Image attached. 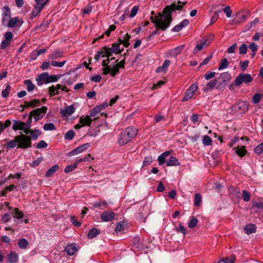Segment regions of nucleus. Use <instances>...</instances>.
<instances>
[{
    "instance_id": "obj_1",
    "label": "nucleus",
    "mask_w": 263,
    "mask_h": 263,
    "mask_svg": "<svg viewBox=\"0 0 263 263\" xmlns=\"http://www.w3.org/2000/svg\"><path fill=\"white\" fill-rule=\"evenodd\" d=\"M186 3V2L182 3L180 1H178L177 4L174 2L171 5L166 6L162 12L158 13L155 17H151V20L157 28L165 31L170 26L173 21L172 13L175 10H181Z\"/></svg>"
},
{
    "instance_id": "obj_2",
    "label": "nucleus",
    "mask_w": 263,
    "mask_h": 263,
    "mask_svg": "<svg viewBox=\"0 0 263 263\" xmlns=\"http://www.w3.org/2000/svg\"><path fill=\"white\" fill-rule=\"evenodd\" d=\"M138 129L134 126H128L119 135L118 140L120 145L123 146L130 142L137 134Z\"/></svg>"
},
{
    "instance_id": "obj_3",
    "label": "nucleus",
    "mask_w": 263,
    "mask_h": 263,
    "mask_svg": "<svg viewBox=\"0 0 263 263\" xmlns=\"http://www.w3.org/2000/svg\"><path fill=\"white\" fill-rule=\"evenodd\" d=\"M253 78L250 74L240 73L236 77L235 81V85L236 86H239L243 83L248 84L252 82Z\"/></svg>"
},
{
    "instance_id": "obj_4",
    "label": "nucleus",
    "mask_w": 263,
    "mask_h": 263,
    "mask_svg": "<svg viewBox=\"0 0 263 263\" xmlns=\"http://www.w3.org/2000/svg\"><path fill=\"white\" fill-rule=\"evenodd\" d=\"M18 140V147L23 149H26L31 147V138L24 134L16 136Z\"/></svg>"
},
{
    "instance_id": "obj_5",
    "label": "nucleus",
    "mask_w": 263,
    "mask_h": 263,
    "mask_svg": "<svg viewBox=\"0 0 263 263\" xmlns=\"http://www.w3.org/2000/svg\"><path fill=\"white\" fill-rule=\"evenodd\" d=\"M213 39L214 35H211L210 36H206L202 40H200L196 44V47L194 49V53L198 52L201 50L204 46H207L210 45Z\"/></svg>"
},
{
    "instance_id": "obj_6",
    "label": "nucleus",
    "mask_w": 263,
    "mask_h": 263,
    "mask_svg": "<svg viewBox=\"0 0 263 263\" xmlns=\"http://www.w3.org/2000/svg\"><path fill=\"white\" fill-rule=\"evenodd\" d=\"M4 39L2 40L0 44L1 49H5L7 46H9L13 40V34L11 31L6 32L4 36Z\"/></svg>"
},
{
    "instance_id": "obj_7",
    "label": "nucleus",
    "mask_w": 263,
    "mask_h": 263,
    "mask_svg": "<svg viewBox=\"0 0 263 263\" xmlns=\"http://www.w3.org/2000/svg\"><path fill=\"white\" fill-rule=\"evenodd\" d=\"M47 110V107L46 106H42L41 108H37L30 111L31 115L33 116L34 120L37 121L42 119Z\"/></svg>"
},
{
    "instance_id": "obj_8",
    "label": "nucleus",
    "mask_w": 263,
    "mask_h": 263,
    "mask_svg": "<svg viewBox=\"0 0 263 263\" xmlns=\"http://www.w3.org/2000/svg\"><path fill=\"white\" fill-rule=\"evenodd\" d=\"M197 89L198 86L195 83L191 85L185 92L184 96L183 98L182 101L185 102L190 100L193 97Z\"/></svg>"
},
{
    "instance_id": "obj_9",
    "label": "nucleus",
    "mask_w": 263,
    "mask_h": 263,
    "mask_svg": "<svg viewBox=\"0 0 263 263\" xmlns=\"http://www.w3.org/2000/svg\"><path fill=\"white\" fill-rule=\"evenodd\" d=\"M111 56V54L108 50V47L107 46L103 47L101 50L97 52L95 56V60L98 61L100 58L107 57L109 58Z\"/></svg>"
},
{
    "instance_id": "obj_10",
    "label": "nucleus",
    "mask_w": 263,
    "mask_h": 263,
    "mask_svg": "<svg viewBox=\"0 0 263 263\" xmlns=\"http://www.w3.org/2000/svg\"><path fill=\"white\" fill-rule=\"evenodd\" d=\"M2 24L5 25L11 18V11L8 6H6L2 9Z\"/></svg>"
},
{
    "instance_id": "obj_11",
    "label": "nucleus",
    "mask_w": 263,
    "mask_h": 263,
    "mask_svg": "<svg viewBox=\"0 0 263 263\" xmlns=\"http://www.w3.org/2000/svg\"><path fill=\"white\" fill-rule=\"evenodd\" d=\"M89 147L90 144L86 143L70 151L68 155L70 156L76 155L86 151Z\"/></svg>"
},
{
    "instance_id": "obj_12",
    "label": "nucleus",
    "mask_w": 263,
    "mask_h": 263,
    "mask_svg": "<svg viewBox=\"0 0 263 263\" xmlns=\"http://www.w3.org/2000/svg\"><path fill=\"white\" fill-rule=\"evenodd\" d=\"M75 111V108L73 105L68 106L63 109L60 110V114L63 117H67L71 116Z\"/></svg>"
},
{
    "instance_id": "obj_13",
    "label": "nucleus",
    "mask_w": 263,
    "mask_h": 263,
    "mask_svg": "<svg viewBox=\"0 0 263 263\" xmlns=\"http://www.w3.org/2000/svg\"><path fill=\"white\" fill-rule=\"evenodd\" d=\"M49 74L48 72H44L39 76L36 81L37 85L41 86L43 84L48 83Z\"/></svg>"
},
{
    "instance_id": "obj_14",
    "label": "nucleus",
    "mask_w": 263,
    "mask_h": 263,
    "mask_svg": "<svg viewBox=\"0 0 263 263\" xmlns=\"http://www.w3.org/2000/svg\"><path fill=\"white\" fill-rule=\"evenodd\" d=\"M23 23V21L21 20L18 17H14L11 18L9 21L7 23V25L8 27L13 28L18 25L21 26Z\"/></svg>"
},
{
    "instance_id": "obj_15",
    "label": "nucleus",
    "mask_w": 263,
    "mask_h": 263,
    "mask_svg": "<svg viewBox=\"0 0 263 263\" xmlns=\"http://www.w3.org/2000/svg\"><path fill=\"white\" fill-rule=\"evenodd\" d=\"M115 216V214L114 212L106 211L101 214V218L103 221L107 222L111 221Z\"/></svg>"
},
{
    "instance_id": "obj_16",
    "label": "nucleus",
    "mask_w": 263,
    "mask_h": 263,
    "mask_svg": "<svg viewBox=\"0 0 263 263\" xmlns=\"http://www.w3.org/2000/svg\"><path fill=\"white\" fill-rule=\"evenodd\" d=\"M220 77L223 79V82L218 84L216 87L217 89H220L225 86L226 83L231 79V74L228 72H224L221 74Z\"/></svg>"
},
{
    "instance_id": "obj_17",
    "label": "nucleus",
    "mask_w": 263,
    "mask_h": 263,
    "mask_svg": "<svg viewBox=\"0 0 263 263\" xmlns=\"http://www.w3.org/2000/svg\"><path fill=\"white\" fill-rule=\"evenodd\" d=\"M108 50L111 54L112 53L117 54L118 53H121L123 50V48H122L120 49L119 44L116 42L112 44L111 48H108Z\"/></svg>"
},
{
    "instance_id": "obj_18",
    "label": "nucleus",
    "mask_w": 263,
    "mask_h": 263,
    "mask_svg": "<svg viewBox=\"0 0 263 263\" xmlns=\"http://www.w3.org/2000/svg\"><path fill=\"white\" fill-rule=\"evenodd\" d=\"M217 85V81L216 80H212L207 83L206 86L203 88L202 90L204 92H206L212 90L214 87L216 88Z\"/></svg>"
},
{
    "instance_id": "obj_19",
    "label": "nucleus",
    "mask_w": 263,
    "mask_h": 263,
    "mask_svg": "<svg viewBox=\"0 0 263 263\" xmlns=\"http://www.w3.org/2000/svg\"><path fill=\"white\" fill-rule=\"evenodd\" d=\"M244 231L247 235L254 233L256 231V227L255 224L250 223L246 225L243 228Z\"/></svg>"
},
{
    "instance_id": "obj_20",
    "label": "nucleus",
    "mask_w": 263,
    "mask_h": 263,
    "mask_svg": "<svg viewBox=\"0 0 263 263\" xmlns=\"http://www.w3.org/2000/svg\"><path fill=\"white\" fill-rule=\"evenodd\" d=\"M7 259L9 263H16L18 261V255L16 253L11 251L8 254Z\"/></svg>"
},
{
    "instance_id": "obj_21",
    "label": "nucleus",
    "mask_w": 263,
    "mask_h": 263,
    "mask_svg": "<svg viewBox=\"0 0 263 263\" xmlns=\"http://www.w3.org/2000/svg\"><path fill=\"white\" fill-rule=\"evenodd\" d=\"M92 121L89 116H82L79 118V123L81 124L83 126H90Z\"/></svg>"
},
{
    "instance_id": "obj_22",
    "label": "nucleus",
    "mask_w": 263,
    "mask_h": 263,
    "mask_svg": "<svg viewBox=\"0 0 263 263\" xmlns=\"http://www.w3.org/2000/svg\"><path fill=\"white\" fill-rule=\"evenodd\" d=\"M26 125V123L21 122L20 121L13 120V124L12 126V129L14 130H22L25 128V127Z\"/></svg>"
},
{
    "instance_id": "obj_23",
    "label": "nucleus",
    "mask_w": 263,
    "mask_h": 263,
    "mask_svg": "<svg viewBox=\"0 0 263 263\" xmlns=\"http://www.w3.org/2000/svg\"><path fill=\"white\" fill-rule=\"evenodd\" d=\"M238 110L241 112H245L249 109V104L246 101H240L237 104Z\"/></svg>"
},
{
    "instance_id": "obj_24",
    "label": "nucleus",
    "mask_w": 263,
    "mask_h": 263,
    "mask_svg": "<svg viewBox=\"0 0 263 263\" xmlns=\"http://www.w3.org/2000/svg\"><path fill=\"white\" fill-rule=\"evenodd\" d=\"M166 163L167 166H179L180 165V163L178 159L174 156L170 157Z\"/></svg>"
},
{
    "instance_id": "obj_25",
    "label": "nucleus",
    "mask_w": 263,
    "mask_h": 263,
    "mask_svg": "<svg viewBox=\"0 0 263 263\" xmlns=\"http://www.w3.org/2000/svg\"><path fill=\"white\" fill-rule=\"evenodd\" d=\"M44 5H41L40 6H35L31 13V18L33 19L36 17L41 11L44 8Z\"/></svg>"
},
{
    "instance_id": "obj_26",
    "label": "nucleus",
    "mask_w": 263,
    "mask_h": 263,
    "mask_svg": "<svg viewBox=\"0 0 263 263\" xmlns=\"http://www.w3.org/2000/svg\"><path fill=\"white\" fill-rule=\"evenodd\" d=\"M63 52L60 49L54 50L49 55V58L51 60L58 59L62 57Z\"/></svg>"
},
{
    "instance_id": "obj_27",
    "label": "nucleus",
    "mask_w": 263,
    "mask_h": 263,
    "mask_svg": "<svg viewBox=\"0 0 263 263\" xmlns=\"http://www.w3.org/2000/svg\"><path fill=\"white\" fill-rule=\"evenodd\" d=\"M100 234V232L99 230L95 228H92L88 232L87 237L89 239H92L96 237Z\"/></svg>"
},
{
    "instance_id": "obj_28",
    "label": "nucleus",
    "mask_w": 263,
    "mask_h": 263,
    "mask_svg": "<svg viewBox=\"0 0 263 263\" xmlns=\"http://www.w3.org/2000/svg\"><path fill=\"white\" fill-rule=\"evenodd\" d=\"M16 145H18V140L16 139V136L15 137L14 140L8 141L5 144V146L9 149L13 148Z\"/></svg>"
},
{
    "instance_id": "obj_29",
    "label": "nucleus",
    "mask_w": 263,
    "mask_h": 263,
    "mask_svg": "<svg viewBox=\"0 0 263 263\" xmlns=\"http://www.w3.org/2000/svg\"><path fill=\"white\" fill-rule=\"evenodd\" d=\"M28 244V241L25 238L20 239L17 242L18 246L21 249H26Z\"/></svg>"
},
{
    "instance_id": "obj_30",
    "label": "nucleus",
    "mask_w": 263,
    "mask_h": 263,
    "mask_svg": "<svg viewBox=\"0 0 263 263\" xmlns=\"http://www.w3.org/2000/svg\"><path fill=\"white\" fill-rule=\"evenodd\" d=\"M59 168V166L57 164L53 165L47 171L45 174L46 177H51L55 172H56L58 170Z\"/></svg>"
},
{
    "instance_id": "obj_31",
    "label": "nucleus",
    "mask_w": 263,
    "mask_h": 263,
    "mask_svg": "<svg viewBox=\"0 0 263 263\" xmlns=\"http://www.w3.org/2000/svg\"><path fill=\"white\" fill-rule=\"evenodd\" d=\"M65 251L67 253V254L69 255H72L74 254L77 249L76 247L73 245H71L69 246H67L65 249Z\"/></svg>"
},
{
    "instance_id": "obj_32",
    "label": "nucleus",
    "mask_w": 263,
    "mask_h": 263,
    "mask_svg": "<svg viewBox=\"0 0 263 263\" xmlns=\"http://www.w3.org/2000/svg\"><path fill=\"white\" fill-rule=\"evenodd\" d=\"M24 84L27 86V90L28 92L32 91L35 88V86L32 83L31 80H25L24 81Z\"/></svg>"
},
{
    "instance_id": "obj_33",
    "label": "nucleus",
    "mask_w": 263,
    "mask_h": 263,
    "mask_svg": "<svg viewBox=\"0 0 263 263\" xmlns=\"http://www.w3.org/2000/svg\"><path fill=\"white\" fill-rule=\"evenodd\" d=\"M213 142L212 139L208 135H204L202 139V143L204 146H210Z\"/></svg>"
},
{
    "instance_id": "obj_34",
    "label": "nucleus",
    "mask_w": 263,
    "mask_h": 263,
    "mask_svg": "<svg viewBox=\"0 0 263 263\" xmlns=\"http://www.w3.org/2000/svg\"><path fill=\"white\" fill-rule=\"evenodd\" d=\"M202 201L201 196L199 193H196L194 195V204L196 206L200 205Z\"/></svg>"
},
{
    "instance_id": "obj_35",
    "label": "nucleus",
    "mask_w": 263,
    "mask_h": 263,
    "mask_svg": "<svg viewBox=\"0 0 263 263\" xmlns=\"http://www.w3.org/2000/svg\"><path fill=\"white\" fill-rule=\"evenodd\" d=\"M102 66H104L103 70V74L107 75L108 73H110L111 66L107 65L105 61L102 62Z\"/></svg>"
},
{
    "instance_id": "obj_36",
    "label": "nucleus",
    "mask_w": 263,
    "mask_h": 263,
    "mask_svg": "<svg viewBox=\"0 0 263 263\" xmlns=\"http://www.w3.org/2000/svg\"><path fill=\"white\" fill-rule=\"evenodd\" d=\"M77 166L78 165L77 163L76 162V161H74V162L72 164L69 165L65 168L64 172L65 173H70L74 170L77 168Z\"/></svg>"
},
{
    "instance_id": "obj_37",
    "label": "nucleus",
    "mask_w": 263,
    "mask_h": 263,
    "mask_svg": "<svg viewBox=\"0 0 263 263\" xmlns=\"http://www.w3.org/2000/svg\"><path fill=\"white\" fill-rule=\"evenodd\" d=\"M11 123V121L9 119H7L3 123L2 122H0V133H2L5 128L10 125Z\"/></svg>"
},
{
    "instance_id": "obj_38",
    "label": "nucleus",
    "mask_w": 263,
    "mask_h": 263,
    "mask_svg": "<svg viewBox=\"0 0 263 263\" xmlns=\"http://www.w3.org/2000/svg\"><path fill=\"white\" fill-rule=\"evenodd\" d=\"M229 65V62L226 58H224L222 60L219 66L218 67V70H222L228 67Z\"/></svg>"
},
{
    "instance_id": "obj_39",
    "label": "nucleus",
    "mask_w": 263,
    "mask_h": 263,
    "mask_svg": "<svg viewBox=\"0 0 263 263\" xmlns=\"http://www.w3.org/2000/svg\"><path fill=\"white\" fill-rule=\"evenodd\" d=\"M242 196L243 200L246 202H248L250 200L251 194L246 190L242 191Z\"/></svg>"
},
{
    "instance_id": "obj_40",
    "label": "nucleus",
    "mask_w": 263,
    "mask_h": 263,
    "mask_svg": "<svg viewBox=\"0 0 263 263\" xmlns=\"http://www.w3.org/2000/svg\"><path fill=\"white\" fill-rule=\"evenodd\" d=\"M236 153L241 157H243L245 155H246L247 153V151L245 149V147L243 146L241 147L240 148H239L238 147L237 148V150L236 151Z\"/></svg>"
},
{
    "instance_id": "obj_41",
    "label": "nucleus",
    "mask_w": 263,
    "mask_h": 263,
    "mask_svg": "<svg viewBox=\"0 0 263 263\" xmlns=\"http://www.w3.org/2000/svg\"><path fill=\"white\" fill-rule=\"evenodd\" d=\"M44 130H54L56 129L54 125L52 123H46L43 126Z\"/></svg>"
},
{
    "instance_id": "obj_42",
    "label": "nucleus",
    "mask_w": 263,
    "mask_h": 263,
    "mask_svg": "<svg viewBox=\"0 0 263 263\" xmlns=\"http://www.w3.org/2000/svg\"><path fill=\"white\" fill-rule=\"evenodd\" d=\"M11 86L9 84L6 85V88L2 91V96L3 98H7L10 93Z\"/></svg>"
},
{
    "instance_id": "obj_43",
    "label": "nucleus",
    "mask_w": 263,
    "mask_h": 263,
    "mask_svg": "<svg viewBox=\"0 0 263 263\" xmlns=\"http://www.w3.org/2000/svg\"><path fill=\"white\" fill-rule=\"evenodd\" d=\"M30 134L32 136V138L33 140H36L38 137L41 135V133L38 129H34L33 131H30Z\"/></svg>"
},
{
    "instance_id": "obj_44",
    "label": "nucleus",
    "mask_w": 263,
    "mask_h": 263,
    "mask_svg": "<svg viewBox=\"0 0 263 263\" xmlns=\"http://www.w3.org/2000/svg\"><path fill=\"white\" fill-rule=\"evenodd\" d=\"M198 219L193 217L188 223V227L190 228H193L196 226L198 223Z\"/></svg>"
},
{
    "instance_id": "obj_45",
    "label": "nucleus",
    "mask_w": 263,
    "mask_h": 263,
    "mask_svg": "<svg viewBox=\"0 0 263 263\" xmlns=\"http://www.w3.org/2000/svg\"><path fill=\"white\" fill-rule=\"evenodd\" d=\"M90 159H93V158L91 157L90 154H88L87 156L84 157L83 158H80L76 161L77 165L80 162L83 161H90Z\"/></svg>"
},
{
    "instance_id": "obj_46",
    "label": "nucleus",
    "mask_w": 263,
    "mask_h": 263,
    "mask_svg": "<svg viewBox=\"0 0 263 263\" xmlns=\"http://www.w3.org/2000/svg\"><path fill=\"white\" fill-rule=\"evenodd\" d=\"M119 68L116 64H114L112 67H111L110 75L112 77H115L116 74L119 72Z\"/></svg>"
},
{
    "instance_id": "obj_47",
    "label": "nucleus",
    "mask_w": 263,
    "mask_h": 263,
    "mask_svg": "<svg viewBox=\"0 0 263 263\" xmlns=\"http://www.w3.org/2000/svg\"><path fill=\"white\" fill-rule=\"evenodd\" d=\"M74 133L73 130H68L65 135V139L67 140H72L74 136Z\"/></svg>"
},
{
    "instance_id": "obj_48",
    "label": "nucleus",
    "mask_w": 263,
    "mask_h": 263,
    "mask_svg": "<svg viewBox=\"0 0 263 263\" xmlns=\"http://www.w3.org/2000/svg\"><path fill=\"white\" fill-rule=\"evenodd\" d=\"M49 93L51 97L54 95H58L59 93V91H57L55 88V86L52 85L49 87Z\"/></svg>"
},
{
    "instance_id": "obj_49",
    "label": "nucleus",
    "mask_w": 263,
    "mask_h": 263,
    "mask_svg": "<svg viewBox=\"0 0 263 263\" xmlns=\"http://www.w3.org/2000/svg\"><path fill=\"white\" fill-rule=\"evenodd\" d=\"M222 261H223V263H234L235 260L236 259V257L235 255H232L231 256V258L229 259V257H226L224 258H221Z\"/></svg>"
},
{
    "instance_id": "obj_50",
    "label": "nucleus",
    "mask_w": 263,
    "mask_h": 263,
    "mask_svg": "<svg viewBox=\"0 0 263 263\" xmlns=\"http://www.w3.org/2000/svg\"><path fill=\"white\" fill-rule=\"evenodd\" d=\"M248 50V46L247 44H242L239 48V53L240 54H245L247 53Z\"/></svg>"
},
{
    "instance_id": "obj_51",
    "label": "nucleus",
    "mask_w": 263,
    "mask_h": 263,
    "mask_svg": "<svg viewBox=\"0 0 263 263\" xmlns=\"http://www.w3.org/2000/svg\"><path fill=\"white\" fill-rule=\"evenodd\" d=\"M263 152V142L256 146L254 148V152L258 155L261 154Z\"/></svg>"
},
{
    "instance_id": "obj_52",
    "label": "nucleus",
    "mask_w": 263,
    "mask_h": 263,
    "mask_svg": "<svg viewBox=\"0 0 263 263\" xmlns=\"http://www.w3.org/2000/svg\"><path fill=\"white\" fill-rule=\"evenodd\" d=\"M153 162V159L151 156L146 157L143 161V166L150 165Z\"/></svg>"
},
{
    "instance_id": "obj_53",
    "label": "nucleus",
    "mask_w": 263,
    "mask_h": 263,
    "mask_svg": "<svg viewBox=\"0 0 263 263\" xmlns=\"http://www.w3.org/2000/svg\"><path fill=\"white\" fill-rule=\"evenodd\" d=\"M66 62V61H63L61 62H58L55 61H52L51 62V64L52 66L54 67H62L64 65Z\"/></svg>"
},
{
    "instance_id": "obj_54",
    "label": "nucleus",
    "mask_w": 263,
    "mask_h": 263,
    "mask_svg": "<svg viewBox=\"0 0 263 263\" xmlns=\"http://www.w3.org/2000/svg\"><path fill=\"white\" fill-rule=\"evenodd\" d=\"M221 10H217L214 12V15L212 16L210 25H212L215 22L218 18L219 13L221 12Z\"/></svg>"
},
{
    "instance_id": "obj_55",
    "label": "nucleus",
    "mask_w": 263,
    "mask_h": 263,
    "mask_svg": "<svg viewBox=\"0 0 263 263\" xmlns=\"http://www.w3.org/2000/svg\"><path fill=\"white\" fill-rule=\"evenodd\" d=\"M176 230L178 232H181L184 235H185L187 233V231L185 228L182 225L181 223L180 222L178 227L176 228Z\"/></svg>"
},
{
    "instance_id": "obj_56",
    "label": "nucleus",
    "mask_w": 263,
    "mask_h": 263,
    "mask_svg": "<svg viewBox=\"0 0 263 263\" xmlns=\"http://www.w3.org/2000/svg\"><path fill=\"white\" fill-rule=\"evenodd\" d=\"M100 112V109L97 106L95 107L90 112V118L95 117Z\"/></svg>"
},
{
    "instance_id": "obj_57",
    "label": "nucleus",
    "mask_w": 263,
    "mask_h": 263,
    "mask_svg": "<svg viewBox=\"0 0 263 263\" xmlns=\"http://www.w3.org/2000/svg\"><path fill=\"white\" fill-rule=\"evenodd\" d=\"M13 214L14 216L18 219H21L23 216V213L17 209H14Z\"/></svg>"
},
{
    "instance_id": "obj_58",
    "label": "nucleus",
    "mask_w": 263,
    "mask_h": 263,
    "mask_svg": "<svg viewBox=\"0 0 263 263\" xmlns=\"http://www.w3.org/2000/svg\"><path fill=\"white\" fill-rule=\"evenodd\" d=\"M140 240L138 238H135L133 241V246L136 248H143L142 245L140 242Z\"/></svg>"
},
{
    "instance_id": "obj_59",
    "label": "nucleus",
    "mask_w": 263,
    "mask_h": 263,
    "mask_svg": "<svg viewBox=\"0 0 263 263\" xmlns=\"http://www.w3.org/2000/svg\"><path fill=\"white\" fill-rule=\"evenodd\" d=\"M216 72L214 71H208L204 75V77L206 80H210L214 77Z\"/></svg>"
},
{
    "instance_id": "obj_60",
    "label": "nucleus",
    "mask_w": 263,
    "mask_h": 263,
    "mask_svg": "<svg viewBox=\"0 0 263 263\" xmlns=\"http://www.w3.org/2000/svg\"><path fill=\"white\" fill-rule=\"evenodd\" d=\"M92 10V6L90 5H87L83 10V13L84 14H88Z\"/></svg>"
},
{
    "instance_id": "obj_61",
    "label": "nucleus",
    "mask_w": 263,
    "mask_h": 263,
    "mask_svg": "<svg viewBox=\"0 0 263 263\" xmlns=\"http://www.w3.org/2000/svg\"><path fill=\"white\" fill-rule=\"evenodd\" d=\"M43 158H38L36 159L33 161L32 163L30 164V166L32 167H35L39 165L41 162L42 161Z\"/></svg>"
},
{
    "instance_id": "obj_62",
    "label": "nucleus",
    "mask_w": 263,
    "mask_h": 263,
    "mask_svg": "<svg viewBox=\"0 0 263 263\" xmlns=\"http://www.w3.org/2000/svg\"><path fill=\"white\" fill-rule=\"evenodd\" d=\"M124 229V224L123 223H121V222H119L115 230L116 233L121 232Z\"/></svg>"
},
{
    "instance_id": "obj_63",
    "label": "nucleus",
    "mask_w": 263,
    "mask_h": 263,
    "mask_svg": "<svg viewBox=\"0 0 263 263\" xmlns=\"http://www.w3.org/2000/svg\"><path fill=\"white\" fill-rule=\"evenodd\" d=\"M47 143L44 140L40 141L36 145V147L37 148H46L47 146Z\"/></svg>"
},
{
    "instance_id": "obj_64",
    "label": "nucleus",
    "mask_w": 263,
    "mask_h": 263,
    "mask_svg": "<svg viewBox=\"0 0 263 263\" xmlns=\"http://www.w3.org/2000/svg\"><path fill=\"white\" fill-rule=\"evenodd\" d=\"M249 63V61L248 60H246L243 62H240V68L242 71H245L247 69L248 67Z\"/></svg>"
}]
</instances>
